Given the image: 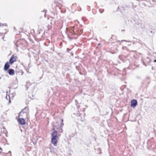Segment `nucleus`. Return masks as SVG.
Returning <instances> with one entry per match:
<instances>
[{
    "label": "nucleus",
    "instance_id": "1",
    "mask_svg": "<svg viewBox=\"0 0 156 156\" xmlns=\"http://www.w3.org/2000/svg\"><path fill=\"white\" fill-rule=\"evenodd\" d=\"M63 121V119H59L57 120V122H54L52 126V130L56 129L58 130V133H62L63 131L62 128L64 125Z\"/></svg>",
    "mask_w": 156,
    "mask_h": 156
},
{
    "label": "nucleus",
    "instance_id": "2",
    "mask_svg": "<svg viewBox=\"0 0 156 156\" xmlns=\"http://www.w3.org/2000/svg\"><path fill=\"white\" fill-rule=\"evenodd\" d=\"M51 135V142L52 144L54 146H56L58 142V140L59 136L61 135L58 133V132L56 130H53Z\"/></svg>",
    "mask_w": 156,
    "mask_h": 156
},
{
    "label": "nucleus",
    "instance_id": "3",
    "mask_svg": "<svg viewBox=\"0 0 156 156\" xmlns=\"http://www.w3.org/2000/svg\"><path fill=\"white\" fill-rule=\"evenodd\" d=\"M74 28L73 30H70L69 32V36L73 35H80L82 34L83 33V30L81 29H79L78 28L76 27H73Z\"/></svg>",
    "mask_w": 156,
    "mask_h": 156
},
{
    "label": "nucleus",
    "instance_id": "4",
    "mask_svg": "<svg viewBox=\"0 0 156 156\" xmlns=\"http://www.w3.org/2000/svg\"><path fill=\"white\" fill-rule=\"evenodd\" d=\"M18 59V57L15 55H12L9 61V63L10 65H12L13 63L16 62Z\"/></svg>",
    "mask_w": 156,
    "mask_h": 156
},
{
    "label": "nucleus",
    "instance_id": "5",
    "mask_svg": "<svg viewBox=\"0 0 156 156\" xmlns=\"http://www.w3.org/2000/svg\"><path fill=\"white\" fill-rule=\"evenodd\" d=\"M28 114L27 112H25L24 110H22L20 112L18 115V117L20 118L24 117L26 119V118L27 117Z\"/></svg>",
    "mask_w": 156,
    "mask_h": 156
},
{
    "label": "nucleus",
    "instance_id": "6",
    "mask_svg": "<svg viewBox=\"0 0 156 156\" xmlns=\"http://www.w3.org/2000/svg\"><path fill=\"white\" fill-rule=\"evenodd\" d=\"M17 121L21 125H24L26 123V119H25L23 118L19 117Z\"/></svg>",
    "mask_w": 156,
    "mask_h": 156
},
{
    "label": "nucleus",
    "instance_id": "7",
    "mask_svg": "<svg viewBox=\"0 0 156 156\" xmlns=\"http://www.w3.org/2000/svg\"><path fill=\"white\" fill-rule=\"evenodd\" d=\"M137 105V100L135 99L132 100L131 101V107L132 108H134Z\"/></svg>",
    "mask_w": 156,
    "mask_h": 156
},
{
    "label": "nucleus",
    "instance_id": "8",
    "mask_svg": "<svg viewBox=\"0 0 156 156\" xmlns=\"http://www.w3.org/2000/svg\"><path fill=\"white\" fill-rule=\"evenodd\" d=\"M9 62H7L5 64L4 66V69L5 70H7L9 67H10V66L9 64Z\"/></svg>",
    "mask_w": 156,
    "mask_h": 156
},
{
    "label": "nucleus",
    "instance_id": "9",
    "mask_svg": "<svg viewBox=\"0 0 156 156\" xmlns=\"http://www.w3.org/2000/svg\"><path fill=\"white\" fill-rule=\"evenodd\" d=\"M9 74L10 75H13L14 74L15 71L12 69H10L8 71Z\"/></svg>",
    "mask_w": 156,
    "mask_h": 156
},
{
    "label": "nucleus",
    "instance_id": "10",
    "mask_svg": "<svg viewBox=\"0 0 156 156\" xmlns=\"http://www.w3.org/2000/svg\"><path fill=\"white\" fill-rule=\"evenodd\" d=\"M54 4H55V5H56L60 9H61L62 7V5L57 2L55 1L54 2Z\"/></svg>",
    "mask_w": 156,
    "mask_h": 156
},
{
    "label": "nucleus",
    "instance_id": "11",
    "mask_svg": "<svg viewBox=\"0 0 156 156\" xmlns=\"http://www.w3.org/2000/svg\"><path fill=\"white\" fill-rule=\"evenodd\" d=\"M6 98L7 99H9V103H10L11 102V100L10 99V97H9V95H6Z\"/></svg>",
    "mask_w": 156,
    "mask_h": 156
},
{
    "label": "nucleus",
    "instance_id": "12",
    "mask_svg": "<svg viewBox=\"0 0 156 156\" xmlns=\"http://www.w3.org/2000/svg\"><path fill=\"white\" fill-rule=\"evenodd\" d=\"M154 62H156V60H154Z\"/></svg>",
    "mask_w": 156,
    "mask_h": 156
},
{
    "label": "nucleus",
    "instance_id": "13",
    "mask_svg": "<svg viewBox=\"0 0 156 156\" xmlns=\"http://www.w3.org/2000/svg\"><path fill=\"white\" fill-rule=\"evenodd\" d=\"M151 33H152V31H151Z\"/></svg>",
    "mask_w": 156,
    "mask_h": 156
}]
</instances>
